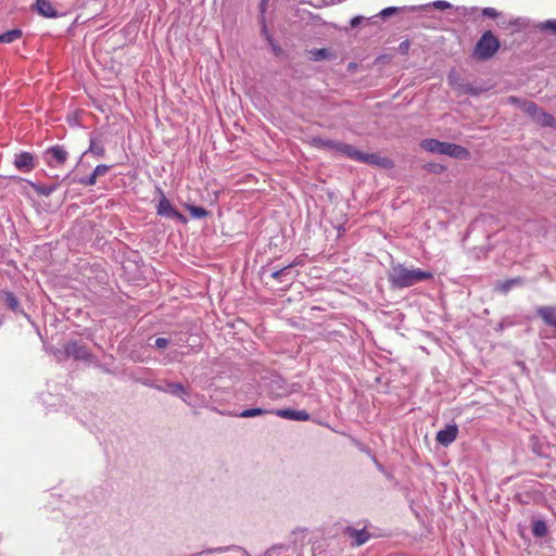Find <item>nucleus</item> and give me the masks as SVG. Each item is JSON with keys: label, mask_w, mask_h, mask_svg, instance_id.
Here are the masks:
<instances>
[{"label": "nucleus", "mask_w": 556, "mask_h": 556, "mask_svg": "<svg viewBox=\"0 0 556 556\" xmlns=\"http://www.w3.org/2000/svg\"><path fill=\"white\" fill-rule=\"evenodd\" d=\"M432 278L433 274L431 271L420 268H408L403 264L393 265L388 273L389 282L393 288L397 289L409 288Z\"/></svg>", "instance_id": "nucleus-1"}, {"label": "nucleus", "mask_w": 556, "mask_h": 556, "mask_svg": "<svg viewBox=\"0 0 556 556\" xmlns=\"http://www.w3.org/2000/svg\"><path fill=\"white\" fill-rule=\"evenodd\" d=\"M420 147L430 153L444 154L459 160H467L469 151L455 143L439 141L437 139H424Z\"/></svg>", "instance_id": "nucleus-2"}, {"label": "nucleus", "mask_w": 556, "mask_h": 556, "mask_svg": "<svg viewBox=\"0 0 556 556\" xmlns=\"http://www.w3.org/2000/svg\"><path fill=\"white\" fill-rule=\"evenodd\" d=\"M302 386L298 382L288 383L281 376H273L266 383V391L271 399H282L299 393Z\"/></svg>", "instance_id": "nucleus-3"}, {"label": "nucleus", "mask_w": 556, "mask_h": 556, "mask_svg": "<svg viewBox=\"0 0 556 556\" xmlns=\"http://www.w3.org/2000/svg\"><path fill=\"white\" fill-rule=\"evenodd\" d=\"M500 49V41L491 30L482 34L475 47V56L478 60H489Z\"/></svg>", "instance_id": "nucleus-4"}, {"label": "nucleus", "mask_w": 556, "mask_h": 556, "mask_svg": "<svg viewBox=\"0 0 556 556\" xmlns=\"http://www.w3.org/2000/svg\"><path fill=\"white\" fill-rule=\"evenodd\" d=\"M67 157V151L59 144L48 148L43 153L45 162L50 167L63 165Z\"/></svg>", "instance_id": "nucleus-5"}, {"label": "nucleus", "mask_w": 556, "mask_h": 556, "mask_svg": "<svg viewBox=\"0 0 556 556\" xmlns=\"http://www.w3.org/2000/svg\"><path fill=\"white\" fill-rule=\"evenodd\" d=\"M156 212L160 216L177 219L182 224L187 223V218L172 205L169 200L166 199L164 194H162V198L157 204Z\"/></svg>", "instance_id": "nucleus-6"}, {"label": "nucleus", "mask_w": 556, "mask_h": 556, "mask_svg": "<svg viewBox=\"0 0 556 556\" xmlns=\"http://www.w3.org/2000/svg\"><path fill=\"white\" fill-rule=\"evenodd\" d=\"M64 352L67 357H73L77 361H89L91 354L86 345L80 344L78 341H70L64 346Z\"/></svg>", "instance_id": "nucleus-7"}, {"label": "nucleus", "mask_w": 556, "mask_h": 556, "mask_svg": "<svg viewBox=\"0 0 556 556\" xmlns=\"http://www.w3.org/2000/svg\"><path fill=\"white\" fill-rule=\"evenodd\" d=\"M13 164L20 172L29 173L36 166L35 156L33 153L26 151L16 153Z\"/></svg>", "instance_id": "nucleus-8"}, {"label": "nucleus", "mask_w": 556, "mask_h": 556, "mask_svg": "<svg viewBox=\"0 0 556 556\" xmlns=\"http://www.w3.org/2000/svg\"><path fill=\"white\" fill-rule=\"evenodd\" d=\"M270 414H274L280 418L296 420V421H306L311 418L309 414L305 410H295L291 408H282V409H271Z\"/></svg>", "instance_id": "nucleus-9"}, {"label": "nucleus", "mask_w": 556, "mask_h": 556, "mask_svg": "<svg viewBox=\"0 0 556 556\" xmlns=\"http://www.w3.org/2000/svg\"><path fill=\"white\" fill-rule=\"evenodd\" d=\"M457 434H458V427L455 424L447 425V426H445L444 429H441L440 431H438L435 440L441 445L448 446L456 440Z\"/></svg>", "instance_id": "nucleus-10"}, {"label": "nucleus", "mask_w": 556, "mask_h": 556, "mask_svg": "<svg viewBox=\"0 0 556 556\" xmlns=\"http://www.w3.org/2000/svg\"><path fill=\"white\" fill-rule=\"evenodd\" d=\"M362 163L379 166L382 168H392L393 162L389 157L381 156L377 153H364L362 154L361 161Z\"/></svg>", "instance_id": "nucleus-11"}, {"label": "nucleus", "mask_w": 556, "mask_h": 556, "mask_svg": "<svg viewBox=\"0 0 556 556\" xmlns=\"http://www.w3.org/2000/svg\"><path fill=\"white\" fill-rule=\"evenodd\" d=\"M344 534L352 539L353 546H361L365 544L370 538V534L366 528L355 529L350 526L344 529Z\"/></svg>", "instance_id": "nucleus-12"}, {"label": "nucleus", "mask_w": 556, "mask_h": 556, "mask_svg": "<svg viewBox=\"0 0 556 556\" xmlns=\"http://www.w3.org/2000/svg\"><path fill=\"white\" fill-rule=\"evenodd\" d=\"M290 552H295V545L291 541L273 545L266 551L265 556H291Z\"/></svg>", "instance_id": "nucleus-13"}, {"label": "nucleus", "mask_w": 556, "mask_h": 556, "mask_svg": "<svg viewBox=\"0 0 556 556\" xmlns=\"http://www.w3.org/2000/svg\"><path fill=\"white\" fill-rule=\"evenodd\" d=\"M36 10L43 17L54 18L58 16L50 0H36Z\"/></svg>", "instance_id": "nucleus-14"}, {"label": "nucleus", "mask_w": 556, "mask_h": 556, "mask_svg": "<svg viewBox=\"0 0 556 556\" xmlns=\"http://www.w3.org/2000/svg\"><path fill=\"white\" fill-rule=\"evenodd\" d=\"M536 314L544 320L545 324L556 328V307L541 306L536 309Z\"/></svg>", "instance_id": "nucleus-15"}, {"label": "nucleus", "mask_w": 556, "mask_h": 556, "mask_svg": "<svg viewBox=\"0 0 556 556\" xmlns=\"http://www.w3.org/2000/svg\"><path fill=\"white\" fill-rule=\"evenodd\" d=\"M164 393H168V394L178 396L185 403L190 405V403L185 397L187 395V390H186V388L181 383H178V382H166L165 383Z\"/></svg>", "instance_id": "nucleus-16"}, {"label": "nucleus", "mask_w": 556, "mask_h": 556, "mask_svg": "<svg viewBox=\"0 0 556 556\" xmlns=\"http://www.w3.org/2000/svg\"><path fill=\"white\" fill-rule=\"evenodd\" d=\"M299 263L298 262H293L280 269H276L271 273V278L282 282V281H291L292 278H288L289 274H290V269L293 268L294 266H296Z\"/></svg>", "instance_id": "nucleus-17"}, {"label": "nucleus", "mask_w": 556, "mask_h": 556, "mask_svg": "<svg viewBox=\"0 0 556 556\" xmlns=\"http://www.w3.org/2000/svg\"><path fill=\"white\" fill-rule=\"evenodd\" d=\"M29 185L36 191L37 194L43 195V197L51 195L59 187L58 184L41 185V184H37V182H29Z\"/></svg>", "instance_id": "nucleus-18"}, {"label": "nucleus", "mask_w": 556, "mask_h": 556, "mask_svg": "<svg viewBox=\"0 0 556 556\" xmlns=\"http://www.w3.org/2000/svg\"><path fill=\"white\" fill-rule=\"evenodd\" d=\"M523 283V279L520 277L507 279L505 281L498 282L496 286V290L502 293H507L510 289L515 287H519Z\"/></svg>", "instance_id": "nucleus-19"}, {"label": "nucleus", "mask_w": 556, "mask_h": 556, "mask_svg": "<svg viewBox=\"0 0 556 556\" xmlns=\"http://www.w3.org/2000/svg\"><path fill=\"white\" fill-rule=\"evenodd\" d=\"M548 532L547 525L542 519H535L532 521V534L535 538H544Z\"/></svg>", "instance_id": "nucleus-20"}, {"label": "nucleus", "mask_w": 556, "mask_h": 556, "mask_svg": "<svg viewBox=\"0 0 556 556\" xmlns=\"http://www.w3.org/2000/svg\"><path fill=\"white\" fill-rule=\"evenodd\" d=\"M533 119L542 126H553L555 124V118L553 115L544 112L542 109L538 112Z\"/></svg>", "instance_id": "nucleus-21"}, {"label": "nucleus", "mask_w": 556, "mask_h": 556, "mask_svg": "<svg viewBox=\"0 0 556 556\" xmlns=\"http://www.w3.org/2000/svg\"><path fill=\"white\" fill-rule=\"evenodd\" d=\"M22 37L20 29H12L0 35V43H11Z\"/></svg>", "instance_id": "nucleus-22"}, {"label": "nucleus", "mask_w": 556, "mask_h": 556, "mask_svg": "<svg viewBox=\"0 0 556 556\" xmlns=\"http://www.w3.org/2000/svg\"><path fill=\"white\" fill-rule=\"evenodd\" d=\"M343 148V151H342V155H345L348 156L349 159L351 160H354V161H361V157H362V154L363 152L355 149L352 144H349V143H345Z\"/></svg>", "instance_id": "nucleus-23"}, {"label": "nucleus", "mask_w": 556, "mask_h": 556, "mask_svg": "<svg viewBox=\"0 0 556 556\" xmlns=\"http://www.w3.org/2000/svg\"><path fill=\"white\" fill-rule=\"evenodd\" d=\"M85 153H92L99 157H103L105 154V149L101 142L97 141L96 139H91L89 148Z\"/></svg>", "instance_id": "nucleus-24"}, {"label": "nucleus", "mask_w": 556, "mask_h": 556, "mask_svg": "<svg viewBox=\"0 0 556 556\" xmlns=\"http://www.w3.org/2000/svg\"><path fill=\"white\" fill-rule=\"evenodd\" d=\"M333 141L334 140L325 139L321 137H314V138H312L311 143H312V146H314L315 148H318V149L331 150V147H333Z\"/></svg>", "instance_id": "nucleus-25"}, {"label": "nucleus", "mask_w": 556, "mask_h": 556, "mask_svg": "<svg viewBox=\"0 0 556 556\" xmlns=\"http://www.w3.org/2000/svg\"><path fill=\"white\" fill-rule=\"evenodd\" d=\"M264 414H270V410H266V409H263L260 407L248 408V409L242 410L238 416L241 418H251V417H256V416H261Z\"/></svg>", "instance_id": "nucleus-26"}, {"label": "nucleus", "mask_w": 556, "mask_h": 556, "mask_svg": "<svg viewBox=\"0 0 556 556\" xmlns=\"http://www.w3.org/2000/svg\"><path fill=\"white\" fill-rule=\"evenodd\" d=\"M187 210L193 218H204L208 215V212L202 206L187 205Z\"/></svg>", "instance_id": "nucleus-27"}, {"label": "nucleus", "mask_w": 556, "mask_h": 556, "mask_svg": "<svg viewBox=\"0 0 556 556\" xmlns=\"http://www.w3.org/2000/svg\"><path fill=\"white\" fill-rule=\"evenodd\" d=\"M540 110L541 109L533 101L522 102V111L532 118L535 117Z\"/></svg>", "instance_id": "nucleus-28"}, {"label": "nucleus", "mask_w": 556, "mask_h": 556, "mask_svg": "<svg viewBox=\"0 0 556 556\" xmlns=\"http://www.w3.org/2000/svg\"><path fill=\"white\" fill-rule=\"evenodd\" d=\"M4 302L8 307H10L12 311L16 312L20 307V301L12 292H7L4 294Z\"/></svg>", "instance_id": "nucleus-29"}, {"label": "nucleus", "mask_w": 556, "mask_h": 556, "mask_svg": "<svg viewBox=\"0 0 556 556\" xmlns=\"http://www.w3.org/2000/svg\"><path fill=\"white\" fill-rule=\"evenodd\" d=\"M540 30L543 31H551L556 35V18L554 20H546L544 22H541L536 26Z\"/></svg>", "instance_id": "nucleus-30"}, {"label": "nucleus", "mask_w": 556, "mask_h": 556, "mask_svg": "<svg viewBox=\"0 0 556 556\" xmlns=\"http://www.w3.org/2000/svg\"><path fill=\"white\" fill-rule=\"evenodd\" d=\"M233 548H236V546H223V547H216V548H208L201 553L194 554L192 556H203L204 554H210V555L223 554V553L229 552Z\"/></svg>", "instance_id": "nucleus-31"}, {"label": "nucleus", "mask_w": 556, "mask_h": 556, "mask_svg": "<svg viewBox=\"0 0 556 556\" xmlns=\"http://www.w3.org/2000/svg\"><path fill=\"white\" fill-rule=\"evenodd\" d=\"M459 91H462L463 93H466V94H470V96H478L483 91V89L473 87L470 84H464V85H459Z\"/></svg>", "instance_id": "nucleus-32"}, {"label": "nucleus", "mask_w": 556, "mask_h": 556, "mask_svg": "<svg viewBox=\"0 0 556 556\" xmlns=\"http://www.w3.org/2000/svg\"><path fill=\"white\" fill-rule=\"evenodd\" d=\"M447 80H448V84L455 89V90H458L459 91V85H464L465 83H463L459 78V76L457 75V73L455 71H451L450 74L447 75Z\"/></svg>", "instance_id": "nucleus-33"}, {"label": "nucleus", "mask_w": 556, "mask_h": 556, "mask_svg": "<svg viewBox=\"0 0 556 556\" xmlns=\"http://www.w3.org/2000/svg\"><path fill=\"white\" fill-rule=\"evenodd\" d=\"M515 325V320L507 316V317H504L495 327V331L497 332H502L505 328L507 327H511Z\"/></svg>", "instance_id": "nucleus-34"}, {"label": "nucleus", "mask_w": 556, "mask_h": 556, "mask_svg": "<svg viewBox=\"0 0 556 556\" xmlns=\"http://www.w3.org/2000/svg\"><path fill=\"white\" fill-rule=\"evenodd\" d=\"M110 168H111L110 165L100 164V165L96 166V168L93 169V172L91 174L98 178L100 176L105 175L110 170Z\"/></svg>", "instance_id": "nucleus-35"}, {"label": "nucleus", "mask_w": 556, "mask_h": 556, "mask_svg": "<svg viewBox=\"0 0 556 556\" xmlns=\"http://www.w3.org/2000/svg\"><path fill=\"white\" fill-rule=\"evenodd\" d=\"M429 172H432L434 174H441L444 172L445 167L438 163H429L425 166Z\"/></svg>", "instance_id": "nucleus-36"}, {"label": "nucleus", "mask_w": 556, "mask_h": 556, "mask_svg": "<svg viewBox=\"0 0 556 556\" xmlns=\"http://www.w3.org/2000/svg\"><path fill=\"white\" fill-rule=\"evenodd\" d=\"M78 182L84 186H93L97 182V177L91 174L88 177L80 178Z\"/></svg>", "instance_id": "nucleus-37"}, {"label": "nucleus", "mask_w": 556, "mask_h": 556, "mask_svg": "<svg viewBox=\"0 0 556 556\" xmlns=\"http://www.w3.org/2000/svg\"><path fill=\"white\" fill-rule=\"evenodd\" d=\"M400 10H401V9H400V8H396V7H389V8L383 9V10L379 13V15H380L381 17H383V18H384V17H389V16L393 15L394 13H396V12H397V11H400Z\"/></svg>", "instance_id": "nucleus-38"}, {"label": "nucleus", "mask_w": 556, "mask_h": 556, "mask_svg": "<svg viewBox=\"0 0 556 556\" xmlns=\"http://www.w3.org/2000/svg\"><path fill=\"white\" fill-rule=\"evenodd\" d=\"M169 344V340L166 339V338H157L155 341H154V346L159 350H164L168 346Z\"/></svg>", "instance_id": "nucleus-39"}, {"label": "nucleus", "mask_w": 556, "mask_h": 556, "mask_svg": "<svg viewBox=\"0 0 556 556\" xmlns=\"http://www.w3.org/2000/svg\"><path fill=\"white\" fill-rule=\"evenodd\" d=\"M432 7L438 10H446V9H450L452 7V4L444 0H437L432 3Z\"/></svg>", "instance_id": "nucleus-40"}, {"label": "nucleus", "mask_w": 556, "mask_h": 556, "mask_svg": "<svg viewBox=\"0 0 556 556\" xmlns=\"http://www.w3.org/2000/svg\"><path fill=\"white\" fill-rule=\"evenodd\" d=\"M482 14L491 18H495L500 15V13L494 8H484L482 10Z\"/></svg>", "instance_id": "nucleus-41"}, {"label": "nucleus", "mask_w": 556, "mask_h": 556, "mask_svg": "<svg viewBox=\"0 0 556 556\" xmlns=\"http://www.w3.org/2000/svg\"><path fill=\"white\" fill-rule=\"evenodd\" d=\"M507 101L510 104L519 106L521 110H522V102H527V100H522V99L514 97V96L508 97Z\"/></svg>", "instance_id": "nucleus-42"}, {"label": "nucleus", "mask_w": 556, "mask_h": 556, "mask_svg": "<svg viewBox=\"0 0 556 556\" xmlns=\"http://www.w3.org/2000/svg\"><path fill=\"white\" fill-rule=\"evenodd\" d=\"M409 41L408 40H404L400 43L399 46V50L401 53L405 54L408 52V49H409Z\"/></svg>", "instance_id": "nucleus-43"}, {"label": "nucleus", "mask_w": 556, "mask_h": 556, "mask_svg": "<svg viewBox=\"0 0 556 556\" xmlns=\"http://www.w3.org/2000/svg\"><path fill=\"white\" fill-rule=\"evenodd\" d=\"M344 146H345L344 142L333 141V147H331V150L341 154L343 151L342 147H344Z\"/></svg>", "instance_id": "nucleus-44"}, {"label": "nucleus", "mask_w": 556, "mask_h": 556, "mask_svg": "<svg viewBox=\"0 0 556 556\" xmlns=\"http://www.w3.org/2000/svg\"><path fill=\"white\" fill-rule=\"evenodd\" d=\"M362 21H363V17H362V16H354V17L351 20L350 25H351L352 27H356V26H358V25L362 23Z\"/></svg>", "instance_id": "nucleus-45"}, {"label": "nucleus", "mask_w": 556, "mask_h": 556, "mask_svg": "<svg viewBox=\"0 0 556 556\" xmlns=\"http://www.w3.org/2000/svg\"><path fill=\"white\" fill-rule=\"evenodd\" d=\"M327 54V50L326 49H319L315 52V60H319L321 58H325Z\"/></svg>", "instance_id": "nucleus-46"}, {"label": "nucleus", "mask_w": 556, "mask_h": 556, "mask_svg": "<svg viewBox=\"0 0 556 556\" xmlns=\"http://www.w3.org/2000/svg\"><path fill=\"white\" fill-rule=\"evenodd\" d=\"M146 384L149 386V383H146ZM150 387H152L155 390L161 391V392H164V389H165V384H150Z\"/></svg>", "instance_id": "nucleus-47"}, {"label": "nucleus", "mask_w": 556, "mask_h": 556, "mask_svg": "<svg viewBox=\"0 0 556 556\" xmlns=\"http://www.w3.org/2000/svg\"><path fill=\"white\" fill-rule=\"evenodd\" d=\"M267 1L268 0H262L261 1V10H262V12L265 10V5H266Z\"/></svg>", "instance_id": "nucleus-48"}]
</instances>
